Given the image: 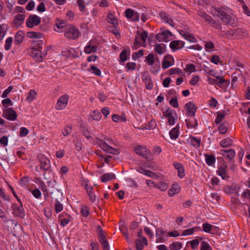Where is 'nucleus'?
I'll return each instance as SVG.
<instances>
[{
    "mask_svg": "<svg viewBox=\"0 0 250 250\" xmlns=\"http://www.w3.org/2000/svg\"><path fill=\"white\" fill-rule=\"evenodd\" d=\"M205 161L208 166H211L215 164L216 159L214 156L212 155L205 154Z\"/></svg>",
    "mask_w": 250,
    "mask_h": 250,
    "instance_id": "obj_34",
    "label": "nucleus"
},
{
    "mask_svg": "<svg viewBox=\"0 0 250 250\" xmlns=\"http://www.w3.org/2000/svg\"><path fill=\"white\" fill-rule=\"evenodd\" d=\"M47 186L48 187H50L52 188V189L50 190L49 189V191L48 190V189L45 190V191H43V195L44 196V198L46 199L47 197L49 196V195H50V191H52L53 189L54 188V187L56 185L55 181H49L47 182Z\"/></svg>",
    "mask_w": 250,
    "mask_h": 250,
    "instance_id": "obj_33",
    "label": "nucleus"
},
{
    "mask_svg": "<svg viewBox=\"0 0 250 250\" xmlns=\"http://www.w3.org/2000/svg\"><path fill=\"white\" fill-rule=\"evenodd\" d=\"M216 113L217 117L215 120V122L216 124H219L225 118V117L227 114V113L226 111H218Z\"/></svg>",
    "mask_w": 250,
    "mask_h": 250,
    "instance_id": "obj_38",
    "label": "nucleus"
},
{
    "mask_svg": "<svg viewBox=\"0 0 250 250\" xmlns=\"http://www.w3.org/2000/svg\"><path fill=\"white\" fill-rule=\"evenodd\" d=\"M97 230L98 232V239L100 242H101L102 241L106 240L105 235V232L102 229L101 226H98L97 227Z\"/></svg>",
    "mask_w": 250,
    "mask_h": 250,
    "instance_id": "obj_40",
    "label": "nucleus"
},
{
    "mask_svg": "<svg viewBox=\"0 0 250 250\" xmlns=\"http://www.w3.org/2000/svg\"><path fill=\"white\" fill-rule=\"evenodd\" d=\"M201 228L199 226H196L195 227H193L190 229H185L183 231L182 235L183 236H187L193 234L195 232H197L199 231H201Z\"/></svg>",
    "mask_w": 250,
    "mask_h": 250,
    "instance_id": "obj_30",
    "label": "nucleus"
},
{
    "mask_svg": "<svg viewBox=\"0 0 250 250\" xmlns=\"http://www.w3.org/2000/svg\"><path fill=\"white\" fill-rule=\"evenodd\" d=\"M81 184L82 185L86 191H87L90 188H92L93 187L89 185V181L85 178H82L81 180Z\"/></svg>",
    "mask_w": 250,
    "mask_h": 250,
    "instance_id": "obj_48",
    "label": "nucleus"
},
{
    "mask_svg": "<svg viewBox=\"0 0 250 250\" xmlns=\"http://www.w3.org/2000/svg\"><path fill=\"white\" fill-rule=\"evenodd\" d=\"M170 138L172 140H176L179 135V126L177 125L173 128L169 132Z\"/></svg>",
    "mask_w": 250,
    "mask_h": 250,
    "instance_id": "obj_32",
    "label": "nucleus"
},
{
    "mask_svg": "<svg viewBox=\"0 0 250 250\" xmlns=\"http://www.w3.org/2000/svg\"><path fill=\"white\" fill-rule=\"evenodd\" d=\"M239 78L241 80H245V78L242 75V72L240 69H236L235 71L232 74L231 76V82L232 84L236 83Z\"/></svg>",
    "mask_w": 250,
    "mask_h": 250,
    "instance_id": "obj_25",
    "label": "nucleus"
},
{
    "mask_svg": "<svg viewBox=\"0 0 250 250\" xmlns=\"http://www.w3.org/2000/svg\"><path fill=\"white\" fill-rule=\"evenodd\" d=\"M3 117L9 121H15L17 118L16 112L12 107L6 108L3 110Z\"/></svg>",
    "mask_w": 250,
    "mask_h": 250,
    "instance_id": "obj_10",
    "label": "nucleus"
},
{
    "mask_svg": "<svg viewBox=\"0 0 250 250\" xmlns=\"http://www.w3.org/2000/svg\"><path fill=\"white\" fill-rule=\"evenodd\" d=\"M143 82L145 83L146 87L147 89L151 90L153 86V82L152 81L150 75L147 72H145L142 76Z\"/></svg>",
    "mask_w": 250,
    "mask_h": 250,
    "instance_id": "obj_16",
    "label": "nucleus"
},
{
    "mask_svg": "<svg viewBox=\"0 0 250 250\" xmlns=\"http://www.w3.org/2000/svg\"><path fill=\"white\" fill-rule=\"evenodd\" d=\"M202 240V238L200 237H198L197 239L192 240L190 242H188L190 243V247L192 249L194 250L197 248L198 246L199 245L200 241Z\"/></svg>",
    "mask_w": 250,
    "mask_h": 250,
    "instance_id": "obj_44",
    "label": "nucleus"
},
{
    "mask_svg": "<svg viewBox=\"0 0 250 250\" xmlns=\"http://www.w3.org/2000/svg\"><path fill=\"white\" fill-rule=\"evenodd\" d=\"M233 141L231 139L229 138H227L222 140L220 142V145L222 147H227L232 145Z\"/></svg>",
    "mask_w": 250,
    "mask_h": 250,
    "instance_id": "obj_41",
    "label": "nucleus"
},
{
    "mask_svg": "<svg viewBox=\"0 0 250 250\" xmlns=\"http://www.w3.org/2000/svg\"><path fill=\"white\" fill-rule=\"evenodd\" d=\"M23 39L24 36L23 33L21 31H19L16 34L14 40L15 42L18 44L20 43L23 41Z\"/></svg>",
    "mask_w": 250,
    "mask_h": 250,
    "instance_id": "obj_45",
    "label": "nucleus"
},
{
    "mask_svg": "<svg viewBox=\"0 0 250 250\" xmlns=\"http://www.w3.org/2000/svg\"><path fill=\"white\" fill-rule=\"evenodd\" d=\"M26 15L24 14H19L14 17L13 24L17 28L19 27L23 23Z\"/></svg>",
    "mask_w": 250,
    "mask_h": 250,
    "instance_id": "obj_21",
    "label": "nucleus"
},
{
    "mask_svg": "<svg viewBox=\"0 0 250 250\" xmlns=\"http://www.w3.org/2000/svg\"><path fill=\"white\" fill-rule=\"evenodd\" d=\"M185 107L187 115L189 116H193L196 110L195 105L193 103L188 102L186 104Z\"/></svg>",
    "mask_w": 250,
    "mask_h": 250,
    "instance_id": "obj_24",
    "label": "nucleus"
},
{
    "mask_svg": "<svg viewBox=\"0 0 250 250\" xmlns=\"http://www.w3.org/2000/svg\"><path fill=\"white\" fill-rule=\"evenodd\" d=\"M29 133V130L24 127H21L20 128V136L21 137H25Z\"/></svg>",
    "mask_w": 250,
    "mask_h": 250,
    "instance_id": "obj_62",
    "label": "nucleus"
},
{
    "mask_svg": "<svg viewBox=\"0 0 250 250\" xmlns=\"http://www.w3.org/2000/svg\"><path fill=\"white\" fill-rule=\"evenodd\" d=\"M216 79H217L216 85L221 88H223L224 83L226 82L225 79L221 76L216 77Z\"/></svg>",
    "mask_w": 250,
    "mask_h": 250,
    "instance_id": "obj_59",
    "label": "nucleus"
},
{
    "mask_svg": "<svg viewBox=\"0 0 250 250\" xmlns=\"http://www.w3.org/2000/svg\"><path fill=\"white\" fill-rule=\"evenodd\" d=\"M155 51L159 54H163L165 53L166 46L164 43H158L154 46Z\"/></svg>",
    "mask_w": 250,
    "mask_h": 250,
    "instance_id": "obj_35",
    "label": "nucleus"
},
{
    "mask_svg": "<svg viewBox=\"0 0 250 250\" xmlns=\"http://www.w3.org/2000/svg\"><path fill=\"white\" fill-rule=\"evenodd\" d=\"M91 116L93 120L96 121L100 120L102 117L101 113L98 110H94L91 114Z\"/></svg>",
    "mask_w": 250,
    "mask_h": 250,
    "instance_id": "obj_56",
    "label": "nucleus"
},
{
    "mask_svg": "<svg viewBox=\"0 0 250 250\" xmlns=\"http://www.w3.org/2000/svg\"><path fill=\"white\" fill-rule=\"evenodd\" d=\"M64 35L69 39L75 40L80 36V32L78 28L73 25H67L64 28Z\"/></svg>",
    "mask_w": 250,
    "mask_h": 250,
    "instance_id": "obj_5",
    "label": "nucleus"
},
{
    "mask_svg": "<svg viewBox=\"0 0 250 250\" xmlns=\"http://www.w3.org/2000/svg\"><path fill=\"white\" fill-rule=\"evenodd\" d=\"M40 168L44 170H47L50 167V161L46 157L42 156L40 158Z\"/></svg>",
    "mask_w": 250,
    "mask_h": 250,
    "instance_id": "obj_20",
    "label": "nucleus"
},
{
    "mask_svg": "<svg viewBox=\"0 0 250 250\" xmlns=\"http://www.w3.org/2000/svg\"><path fill=\"white\" fill-rule=\"evenodd\" d=\"M37 95V92L33 89L30 90L28 96L26 98V100L29 102L34 100Z\"/></svg>",
    "mask_w": 250,
    "mask_h": 250,
    "instance_id": "obj_51",
    "label": "nucleus"
},
{
    "mask_svg": "<svg viewBox=\"0 0 250 250\" xmlns=\"http://www.w3.org/2000/svg\"><path fill=\"white\" fill-rule=\"evenodd\" d=\"M200 250H212V249L208 242L202 241L201 243Z\"/></svg>",
    "mask_w": 250,
    "mask_h": 250,
    "instance_id": "obj_61",
    "label": "nucleus"
},
{
    "mask_svg": "<svg viewBox=\"0 0 250 250\" xmlns=\"http://www.w3.org/2000/svg\"><path fill=\"white\" fill-rule=\"evenodd\" d=\"M27 36L30 39H39L41 37L42 34L39 32L31 31L27 32Z\"/></svg>",
    "mask_w": 250,
    "mask_h": 250,
    "instance_id": "obj_49",
    "label": "nucleus"
},
{
    "mask_svg": "<svg viewBox=\"0 0 250 250\" xmlns=\"http://www.w3.org/2000/svg\"><path fill=\"white\" fill-rule=\"evenodd\" d=\"M84 0H77V3L79 6V10L83 12H84L86 10L84 5Z\"/></svg>",
    "mask_w": 250,
    "mask_h": 250,
    "instance_id": "obj_54",
    "label": "nucleus"
},
{
    "mask_svg": "<svg viewBox=\"0 0 250 250\" xmlns=\"http://www.w3.org/2000/svg\"><path fill=\"white\" fill-rule=\"evenodd\" d=\"M106 142L104 141L102 139H97V144L99 147H100L104 151L111 153L114 155H118L120 152L118 149L113 147L110 145H113L116 146V144L113 142V141L109 138H105Z\"/></svg>",
    "mask_w": 250,
    "mask_h": 250,
    "instance_id": "obj_2",
    "label": "nucleus"
},
{
    "mask_svg": "<svg viewBox=\"0 0 250 250\" xmlns=\"http://www.w3.org/2000/svg\"><path fill=\"white\" fill-rule=\"evenodd\" d=\"M161 18L167 23H168L170 25L173 26L174 23L173 21L171 19L170 16L166 14L165 13L160 14Z\"/></svg>",
    "mask_w": 250,
    "mask_h": 250,
    "instance_id": "obj_37",
    "label": "nucleus"
},
{
    "mask_svg": "<svg viewBox=\"0 0 250 250\" xmlns=\"http://www.w3.org/2000/svg\"><path fill=\"white\" fill-rule=\"evenodd\" d=\"M97 46L94 44L92 41H90L84 47V52L87 54L95 53L97 51Z\"/></svg>",
    "mask_w": 250,
    "mask_h": 250,
    "instance_id": "obj_23",
    "label": "nucleus"
},
{
    "mask_svg": "<svg viewBox=\"0 0 250 250\" xmlns=\"http://www.w3.org/2000/svg\"><path fill=\"white\" fill-rule=\"evenodd\" d=\"M134 151L138 155L146 157L150 153V151L144 146H137L134 148Z\"/></svg>",
    "mask_w": 250,
    "mask_h": 250,
    "instance_id": "obj_18",
    "label": "nucleus"
},
{
    "mask_svg": "<svg viewBox=\"0 0 250 250\" xmlns=\"http://www.w3.org/2000/svg\"><path fill=\"white\" fill-rule=\"evenodd\" d=\"M36 183L38 185L39 188L41 189V190L43 191H45V190L48 189L46 185L44 183L43 181L39 179H37L36 181Z\"/></svg>",
    "mask_w": 250,
    "mask_h": 250,
    "instance_id": "obj_53",
    "label": "nucleus"
},
{
    "mask_svg": "<svg viewBox=\"0 0 250 250\" xmlns=\"http://www.w3.org/2000/svg\"><path fill=\"white\" fill-rule=\"evenodd\" d=\"M190 143L195 147L199 148L200 146L201 139L195 137H191L190 138Z\"/></svg>",
    "mask_w": 250,
    "mask_h": 250,
    "instance_id": "obj_42",
    "label": "nucleus"
},
{
    "mask_svg": "<svg viewBox=\"0 0 250 250\" xmlns=\"http://www.w3.org/2000/svg\"><path fill=\"white\" fill-rule=\"evenodd\" d=\"M215 15L220 19L223 23L226 25H233L235 23L234 16L231 10L226 7H221L215 9Z\"/></svg>",
    "mask_w": 250,
    "mask_h": 250,
    "instance_id": "obj_1",
    "label": "nucleus"
},
{
    "mask_svg": "<svg viewBox=\"0 0 250 250\" xmlns=\"http://www.w3.org/2000/svg\"><path fill=\"white\" fill-rule=\"evenodd\" d=\"M215 47L214 43L211 41L205 42V48L207 51L210 52Z\"/></svg>",
    "mask_w": 250,
    "mask_h": 250,
    "instance_id": "obj_50",
    "label": "nucleus"
},
{
    "mask_svg": "<svg viewBox=\"0 0 250 250\" xmlns=\"http://www.w3.org/2000/svg\"><path fill=\"white\" fill-rule=\"evenodd\" d=\"M107 20L109 23L112 24L113 27L114 28V30H112L111 32L116 36H117V35H119L120 34L117 30L118 27V22L116 16L111 13H109L107 16Z\"/></svg>",
    "mask_w": 250,
    "mask_h": 250,
    "instance_id": "obj_11",
    "label": "nucleus"
},
{
    "mask_svg": "<svg viewBox=\"0 0 250 250\" xmlns=\"http://www.w3.org/2000/svg\"><path fill=\"white\" fill-rule=\"evenodd\" d=\"M136 249L137 250H142L144 245H147V241L146 237H142L141 239H137L136 241Z\"/></svg>",
    "mask_w": 250,
    "mask_h": 250,
    "instance_id": "obj_29",
    "label": "nucleus"
},
{
    "mask_svg": "<svg viewBox=\"0 0 250 250\" xmlns=\"http://www.w3.org/2000/svg\"><path fill=\"white\" fill-rule=\"evenodd\" d=\"M164 115L167 118L169 125H173L175 123L177 114L175 111L170 110L169 108L166 109L163 113Z\"/></svg>",
    "mask_w": 250,
    "mask_h": 250,
    "instance_id": "obj_12",
    "label": "nucleus"
},
{
    "mask_svg": "<svg viewBox=\"0 0 250 250\" xmlns=\"http://www.w3.org/2000/svg\"><path fill=\"white\" fill-rule=\"evenodd\" d=\"M32 195L37 199H40L41 197V192L38 188H36L31 191Z\"/></svg>",
    "mask_w": 250,
    "mask_h": 250,
    "instance_id": "obj_64",
    "label": "nucleus"
},
{
    "mask_svg": "<svg viewBox=\"0 0 250 250\" xmlns=\"http://www.w3.org/2000/svg\"><path fill=\"white\" fill-rule=\"evenodd\" d=\"M12 42H13L12 37H9L6 40L5 45H4V49L6 50H7V51L9 50L11 48Z\"/></svg>",
    "mask_w": 250,
    "mask_h": 250,
    "instance_id": "obj_57",
    "label": "nucleus"
},
{
    "mask_svg": "<svg viewBox=\"0 0 250 250\" xmlns=\"http://www.w3.org/2000/svg\"><path fill=\"white\" fill-rule=\"evenodd\" d=\"M219 154L230 161L235 157V151L233 149L229 150L222 149L220 150Z\"/></svg>",
    "mask_w": 250,
    "mask_h": 250,
    "instance_id": "obj_19",
    "label": "nucleus"
},
{
    "mask_svg": "<svg viewBox=\"0 0 250 250\" xmlns=\"http://www.w3.org/2000/svg\"><path fill=\"white\" fill-rule=\"evenodd\" d=\"M155 58L152 53L149 54L146 57V63L148 65H152L154 64Z\"/></svg>",
    "mask_w": 250,
    "mask_h": 250,
    "instance_id": "obj_52",
    "label": "nucleus"
},
{
    "mask_svg": "<svg viewBox=\"0 0 250 250\" xmlns=\"http://www.w3.org/2000/svg\"><path fill=\"white\" fill-rule=\"evenodd\" d=\"M88 196L89 197L90 201L92 203H94L96 201V195L94 191L93 188L89 189L88 190L86 191Z\"/></svg>",
    "mask_w": 250,
    "mask_h": 250,
    "instance_id": "obj_46",
    "label": "nucleus"
},
{
    "mask_svg": "<svg viewBox=\"0 0 250 250\" xmlns=\"http://www.w3.org/2000/svg\"><path fill=\"white\" fill-rule=\"evenodd\" d=\"M171 37L172 33L168 30L159 33L156 36V39L159 42H168L171 40Z\"/></svg>",
    "mask_w": 250,
    "mask_h": 250,
    "instance_id": "obj_15",
    "label": "nucleus"
},
{
    "mask_svg": "<svg viewBox=\"0 0 250 250\" xmlns=\"http://www.w3.org/2000/svg\"><path fill=\"white\" fill-rule=\"evenodd\" d=\"M166 74L167 75H173V74H177L178 75H180L182 74V71L180 69L178 68H172L170 69H168Z\"/></svg>",
    "mask_w": 250,
    "mask_h": 250,
    "instance_id": "obj_47",
    "label": "nucleus"
},
{
    "mask_svg": "<svg viewBox=\"0 0 250 250\" xmlns=\"http://www.w3.org/2000/svg\"><path fill=\"white\" fill-rule=\"evenodd\" d=\"M180 190L181 187L177 183H174L168 191V195L170 197L174 196L175 195L178 194Z\"/></svg>",
    "mask_w": 250,
    "mask_h": 250,
    "instance_id": "obj_28",
    "label": "nucleus"
},
{
    "mask_svg": "<svg viewBox=\"0 0 250 250\" xmlns=\"http://www.w3.org/2000/svg\"><path fill=\"white\" fill-rule=\"evenodd\" d=\"M228 169V165L227 164L222 163L218 166L216 173L223 180H228L229 178Z\"/></svg>",
    "mask_w": 250,
    "mask_h": 250,
    "instance_id": "obj_8",
    "label": "nucleus"
},
{
    "mask_svg": "<svg viewBox=\"0 0 250 250\" xmlns=\"http://www.w3.org/2000/svg\"><path fill=\"white\" fill-rule=\"evenodd\" d=\"M46 55V52H42V51L38 49L35 48L31 49V56L38 62H42Z\"/></svg>",
    "mask_w": 250,
    "mask_h": 250,
    "instance_id": "obj_13",
    "label": "nucleus"
},
{
    "mask_svg": "<svg viewBox=\"0 0 250 250\" xmlns=\"http://www.w3.org/2000/svg\"><path fill=\"white\" fill-rule=\"evenodd\" d=\"M173 165L175 168L178 171V177L181 179L184 177L185 172L184 166L178 162H174Z\"/></svg>",
    "mask_w": 250,
    "mask_h": 250,
    "instance_id": "obj_22",
    "label": "nucleus"
},
{
    "mask_svg": "<svg viewBox=\"0 0 250 250\" xmlns=\"http://www.w3.org/2000/svg\"><path fill=\"white\" fill-rule=\"evenodd\" d=\"M185 71L187 72L192 73L196 71V67L194 64L192 63L188 64L186 65Z\"/></svg>",
    "mask_w": 250,
    "mask_h": 250,
    "instance_id": "obj_55",
    "label": "nucleus"
},
{
    "mask_svg": "<svg viewBox=\"0 0 250 250\" xmlns=\"http://www.w3.org/2000/svg\"><path fill=\"white\" fill-rule=\"evenodd\" d=\"M41 21V18L38 16L30 15L26 20V25L29 28H33L38 25Z\"/></svg>",
    "mask_w": 250,
    "mask_h": 250,
    "instance_id": "obj_9",
    "label": "nucleus"
},
{
    "mask_svg": "<svg viewBox=\"0 0 250 250\" xmlns=\"http://www.w3.org/2000/svg\"><path fill=\"white\" fill-rule=\"evenodd\" d=\"M180 33L186 40L191 42H197L195 38L191 34L186 33L184 31H181Z\"/></svg>",
    "mask_w": 250,
    "mask_h": 250,
    "instance_id": "obj_31",
    "label": "nucleus"
},
{
    "mask_svg": "<svg viewBox=\"0 0 250 250\" xmlns=\"http://www.w3.org/2000/svg\"><path fill=\"white\" fill-rule=\"evenodd\" d=\"M228 130V124L224 122L218 126V131L221 134H225Z\"/></svg>",
    "mask_w": 250,
    "mask_h": 250,
    "instance_id": "obj_43",
    "label": "nucleus"
},
{
    "mask_svg": "<svg viewBox=\"0 0 250 250\" xmlns=\"http://www.w3.org/2000/svg\"><path fill=\"white\" fill-rule=\"evenodd\" d=\"M202 227H203V230L205 232H207V233H210L213 226L210 224L204 223V224H203Z\"/></svg>",
    "mask_w": 250,
    "mask_h": 250,
    "instance_id": "obj_60",
    "label": "nucleus"
},
{
    "mask_svg": "<svg viewBox=\"0 0 250 250\" xmlns=\"http://www.w3.org/2000/svg\"><path fill=\"white\" fill-rule=\"evenodd\" d=\"M156 243H164L168 239L167 233L166 234L163 229L158 228L156 229Z\"/></svg>",
    "mask_w": 250,
    "mask_h": 250,
    "instance_id": "obj_14",
    "label": "nucleus"
},
{
    "mask_svg": "<svg viewBox=\"0 0 250 250\" xmlns=\"http://www.w3.org/2000/svg\"><path fill=\"white\" fill-rule=\"evenodd\" d=\"M69 99V96L67 94L60 96L55 105L56 109L57 110L64 109L67 106Z\"/></svg>",
    "mask_w": 250,
    "mask_h": 250,
    "instance_id": "obj_6",
    "label": "nucleus"
},
{
    "mask_svg": "<svg viewBox=\"0 0 250 250\" xmlns=\"http://www.w3.org/2000/svg\"><path fill=\"white\" fill-rule=\"evenodd\" d=\"M13 214L20 217H23L24 216V212L23 211V208L21 205V203L20 205H15L13 207Z\"/></svg>",
    "mask_w": 250,
    "mask_h": 250,
    "instance_id": "obj_27",
    "label": "nucleus"
},
{
    "mask_svg": "<svg viewBox=\"0 0 250 250\" xmlns=\"http://www.w3.org/2000/svg\"><path fill=\"white\" fill-rule=\"evenodd\" d=\"M115 178V175L114 173H107L102 175L101 179L103 182L105 183Z\"/></svg>",
    "mask_w": 250,
    "mask_h": 250,
    "instance_id": "obj_36",
    "label": "nucleus"
},
{
    "mask_svg": "<svg viewBox=\"0 0 250 250\" xmlns=\"http://www.w3.org/2000/svg\"><path fill=\"white\" fill-rule=\"evenodd\" d=\"M62 194L57 188H54L50 191V196L52 199L55 201V209L57 213L60 212L63 209V205L59 201V199L62 198Z\"/></svg>",
    "mask_w": 250,
    "mask_h": 250,
    "instance_id": "obj_4",
    "label": "nucleus"
},
{
    "mask_svg": "<svg viewBox=\"0 0 250 250\" xmlns=\"http://www.w3.org/2000/svg\"><path fill=\"white\" fill-rule=\"evenodd\" d=\"M76 149L79 151L82 149V143L78 138L73 140Z\"/></svg>",
    "mask_w": 250,
    "mask_h": 250,
    "instance_id": "obj_58",
    "label": "nucleus"
},
{
    "mask_svg": "<svg viewBox=\"0 0 250 250\" xmlns=\"http://www.w3.org/2000/svg\"><path fill=\"white\" fill-rule=\"evenodd\" d=\"M183 247L181 242H174L169 245V250H180Z\"/></svg>",
    "mask_w": 250,
    "mask_h": 250,
    "instance_id": "obj_39",
    "label": "nucleus"
},
{
    "mask_svg": "<svg viewBox=\"0 0 250 250\" xmlns=\"http://www.w3.org/2000/svg\"><path fill=\"white\" fill-rule=\"evenodd\" d=\"M185 42L183 41L176 40L172 41L169 44V46L171 49L175 51L183 48Z\"/></svg>",
    "mask_w": 250,
    "mask_h": 250,
    "instance_id": "obj_26",
    "label": "nucleus"
},
{
    "mask_svg": "<svg viewBox=\"0 0 250 250\" xmlns=\"http://www.w3.org/2000/svg\"><path fill=\"white\" fill-rule=\"evenodd\" d=\"M174 60L172 56L166 55L163 58L162 66L164 69H166L174 65Z\"/></svg>",
    "mask_w": 250,
    "mask_h": 250,
    "instance_id": "obj_17",
    "label": "nucleus"
},
{
    "mask_svg": "<svg viewBox=\"0 0 250 250\" xmlns=\"http://www.w3.org/2000/svg\"><path fill=\"white\" fill-rule=\"evenodd\" d=\"M147 38L148 33L146 31L136 32L135 42L132 48L136 49L141 46H145L146 45V41Z\"/></svg>",
    "mask_w": 250,
    "mask_h": 250,
    "instance_id": "obj_3",
    "label": "nucleus"
},
{
    "mask_svg": "<svg viewBox=\"0 0 250 250\" xmlns=\"http://www.w3.org/2000/svg\"><path fill=\"white\" fill-rule=\"evenodd\" d=\"M199 14L201 18L204 19L205 20L208 22V24L210 26L218 30H221L222 29V26L220 23L215 21L210 16L208 15L204 12L200 11L199 12Z\"/></svg>",
    "mask_w": 250,
    "mask_h": 250,
    "instance_id": "obj_7",
    "label": "nucleus"
},
{
    "mask_svg": "<svg viewBox=\"0 0 250 250\" xmlns=\"http://www.w3.org/2000/svg\"><path fill=\"white\" fill-rule=\"evenodd\" d=\"M72 130V126L70 125H67L65 126L63 130H62V133L64 136H67L71 132Z\"/></svg>",
    "mask_w": 250,
    "mask_h": 250,
    "instance_id": "obj_63",
    "label": "nucleus"
}]
</instances>
